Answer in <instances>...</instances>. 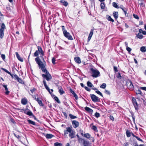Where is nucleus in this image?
<instances>
[{
    "label": "nucleus",
    "mask_w": 146,
    "mask_h": 146,
    "mask_svg": "<svg viewBox=\"0 0 146 146\" xmlns=\"http://www.w3.org/2000/svg\"><path fill=\"white\" fill-rule=\"evenodd\" d=\"M15 54L16 57H17L18 59L20 61L23 62V58L21 57L19 54L17 52H16L15 53Z\"/></svg>",
    "instance_id": "19"
},
{
    "label": "nucleus",
    "mask_w": 146,
    "mask_h": 146,
    "mask_svg": "<svg viewBox=\"0 0 146 146\" xmlns=\"http://www.w3.org/2000/svg\"><path fill=\"white\" fill-rule=\"evenodd\" d=\"M70 92L73 95H74L76 93L74 91L71 89H70Z\"/></svg>",
    "instance_id": "52"
},
{
    "label": "nucleus",
    "mask_w": 146,
    "mask_h": 146,
    "mask_svg": "<svg viewBox=\"0 0 146 146\" xmlns=\"http://www.w3.org/2000/svg\"><path fill=\"white\" fill-rule=\"evenodd\" d=\"M69 116L70 119H74L77 118V117L74 116L71 114H69Z\"/></svg>",
    "instance_id": "27"
},
{
    "label": "nucleus",
    "mask_w": 146,
    "mask_h": 146,
    "mask_svg": "<svg viewBox=\"0 0 146 146\" xmlns=\"http://www.w3.org/2000/svg\"><path fill=\"white\" fill-rule=\"evenodd\" d=\"M96 92L98 94L100 95L102 97H103L102 94L99 91L97 90L96 91Z\"/></svg>",
    "instance_id": "44"
},
{
    "label": "nucleus",
    "mask_w": 146,
    "mask_h": 146,
    "mask_svg": "<svg viewBox=\"0 0 146 146\" xmlns=\"http://www.w3.org/2000/svg\"><path fill=\"white\" fill-rule=\"evenodd\" d=\"M139 32L140 33H142L143 35H146V31H143L142 29H140L139 30Z\"/></svg>",
    "instance_id": "28"
},
{
    "label": "nucleus",
    "mask_w": 146,
    "mask_h": 146,
    "mask_svg": "<svg viewBox=\"0 0 146 146\" xmlns=\"http://www.w3.org/2000/svg\"><path fill=\"white\" fill-rule=\"evenodd\" d=\"M61 144L58 143H55L54 144V146H61Z\"/></svg>",
    "instance_id": "48"
},
{
    "label": "nucleus",
    "mask_w": 146,
    "mask_h": 146,
    "mask_svg": "<svg viewBox=\"0 0 146 146\" xmlns=\"http://www.w3.org/2000/svg\"><path fill=\"white\" fill-rule=\"evenodd\" d=\"M54 98V99L55 100V101H56L58 103H60V101L59 100V99H58V98L57 97H56V96H55Z\"/></svg>",
    "instance_id": "38"
},
{
    "label": "nucleus",
    "mask_w": 146,
    "mask_h": 146,
    "mask_svg": "<svg viewBox=\"0 0 146 146\" xmlns=\"http://www.w3.org/2000/svg\"><path fill=\"white\" fill-rule=\"evenodd\" d=\"M14 76L15 78V79L17 80L19 83L21 84H23V82L22 79L19 78L17 75L15 74L14 75Z\"/></svg>",
    "instance_id": "13"
},
{
    "label": "nucleus",
    "mask_w": 146,
    "mask_h": 146,
    "mask_svg": "<svg viewBox=\"0 0 146 146\" xmlns=\"http://www.w3.org/2000/svg\"><path fill=\"white\" fill-rule=\"evenodd\" d=\"M27 115L29 116H33V114L32 112L30 110L29 111L28 113H27Z\"/></svg>",
    "instance_id": "43"
},
{
    "label": "nucleus",
    "mask_w": 146,
    "mask_h": 146,
    "mask_svg": "<svg viewBox=\"0 0 146 146\" xmlns=\"http://www.w3.org/2000/svg\"><path fill=\"white\" fill-rule=\"evenodd\" d=\"M105 94L108 95H110V91L107 90H106L105 91Z\"/></svg>",
    "instance_id": "53"
},
{
    "label": "nucleus",
    "mask_w": 146,
    "mask_h": 146,
    "mask_svg": "<svg viewBox=\"0 0 146 146\" xmlns=\"http://www.w3.org/2000/svg\"><path fill=\"white\" fill-rule=\"evenodd\" d=\"M42 77L45 78L47 81H49L52 78V76L49 73L45 74H42Z\"/></svg>",
    "instance_id": "9"
},
{
    "label": "nucleus",
    "mask_w": 146,
    "mask_h": 146,
    "mask_svg": "<svg viewBox=\"0 0 146 146\" xmlns=\"http://www.w3.org/2000/svg\"><path fill=\"white\" fill-rule=\"evenodd\" d=\"M38 50L36 51L34 53V56H35L38 57L39 54H40V57H41L42 60L44 61V58L43 56L44 55V53L43 51V50L40 46H38L37 47Z\"/></svg>",
    "instance_id": "3"
},
{
    "label": "nucleus",
    "mask_w": 146,
    "mask_h": 146,
    "mask_svg": "<svg viewBox=\"0 0 146 146\" xmlns=\"http://www.w3.org/2000/svg\"><path fill=\"white\" fill-rule=\"evenodd\" d=\"M55 61H56V59L55 58L53 57L52 58V63L54 64H56L55 63Z\"/></svg>",
    "instance_id": "46"
},
{
    "label": "nucleus",
    "mask_w": 146,
    "mask_h": 146,
    "mask_svg": "<svg viewBox=\"0 0 146 146\" xmlns=\"http://www.w3.org/2000/svg\"><path fill=\"white\" fill-rule=\"evenodd\" d=\"M21 103L24 105H26L27 103V101L26 99L23 98L21 100Z\"/></svg>",
    "instance_id": "20"
},
{
    "label": "nucleus",
    "mask_w": 146,
    "mask_h": 146,
    "mask_svg": "<svg viewBox=\"0 0 146 146\" xmlns=\"http://www.w3.org/2000/svg\"><path fill=\"white\" fill-rule=\"evenodd\" d=\"M136 94L141 95L142 94V92L139 89L137 91Z\"/></svg>",
    "instance_id": "49"
},
{
    "label": "nucleus",
    "mask_w": 146,
    "mask_h": 146,
    "mask_svg": "<svg viewBox=\"0 0 146 146\" xmlns=\"http://www.w3.org/2000/svg\"><path fill=\"white\" fill-rule=\"evenodd\" d=\"M136 36L139 39H142L143 37V35H142L141 34L139 33L136 34Z\"/></svg>",
    "instance_id": "22"
},
{
    "label": "nucleus",
    "mask_w": 146,
    "mask_h": 146,
    "mask_svg": "<svg viewBox=\"0 0 146 146\" xmlns=\"http://www.w3.org/2000/svg\"><path fill=\"white\" fill-rule=\"evenodd\" d=\"M66 129L64 131L65 136H67V134L69 133L68 136L70 139H72L76 137V132L72 127H67Z\"/></svg>",
    "instance_id": "1"
},
{
    "label": "nucleus",
    "mask_w": 146,
    "mask_h": 146,
    "mask_svg": "<svg viewBox=\"0 0 146 146\" xmlns=\"http://www.w3.org/2000/svg\"><path fill=\"white\" fill-rule=\"evenodd\" d=\"M1 69L2 70H4L5 72L6 73H7L8 74H10V72H9L5 68H1Z\"/></svg>",
    "instance_id": "47"
},
{
    "label": "nucleus",
    "mask_w": 146,
    "mask_h": 146,
    "mask_svg": "<svg viewBox=\"0 0 146 146\" xmlns=\"http://www.w3.org/2000/svg\"><path fill=\"white\" fill-rule=\"evenodd\" d=\"M74 60L75 62L78 64H80L81 62L80 59L79 57H75Z\"/></svg>",
    "instance_id": "17"
},
{
    "label": "nucleus",
    "mask_w": 146,
    "mask_h": 146,
    "mask_svg": "<svg viewBox=\"0 0 146 146\" xmlns=\"http://www.w3.org/2000/svg\"><path fill=\"white\" fill-rule=\"evenodd\" d=\"M54 136L51 134H47L46 135V137L47 139H50L52 138Z\"/></svg>",
    "instance_id": "26"
},
{
    "label": "nucleus",
    "mask_w": 146,
    "mask_h": 146,
    "mask_svg": "<svg viewBox=\"0 0 146 146\" xmlns=\"http://www.w3.org/2000/svg\"><path fill=\"white\" fill-rule=\"evenodd\" d=\"M43 84L44 85V86H45V88L48 91H49L50 90H51V91H52V92H53V89H51L50 90L48 86H47L46 84V82L45 80H44L43 81Z\"/></svg>",
    "instance_id": "15"
},
{
    "label": "nucleus",
    "mask_w": 146,
    "mask_h": 146,
    "mask_svg": "<svg viewBox=\"0 0 146 146\" xmlns=\"http://www.w3.org/2000/svg\"><path fill=\"white\" fill-rule=\"evenodd\" d=\"M140 89L144 90L146 91V87H140Z\"/></svg>",
    "instance_id": "57"
},
{
    "label": "nucleus",
    "mask_w": 146,
    "mask_h": 146,
    "mask_svg": "<svg viewBox=\"0 0 146 146\" xmlns=\"http://www.w3.org/2000/svg\"><path fill=\"white\" fill-rule=\"evenodd\" d=\"M6 29V27L5 24L2 23L1 24V28L0 29V37L2 38L4 36V31L5 29Z\"/></svg>",
    "instance_id": "6"
},
{
    "label": "nucleus",
    "mask_w": 146,
    "mask_h": 146,
    "mask_svg": "<svg viewBox=\"0 0 146 146\" xmlns=\"http://www.w3.org/2000/svg\"><path fill=\"white\" fill-rule=\"evenodd\" d=\"M92 129L94 131H98V130H97V127L95 125H93L92 127Z\"/></svg>",
    "instance_id": "39"
},
{
    "label": "nucleus",
    "mask_w": 146,
    "mask_h": 146,
    "mask_svg": "<svg viewBox=\"0 0 146 146\" xmlns=\"http://www.w3.org/2000/svg\"><path fill=\"white\" fill-rule=\"evenodd\" d=\"M85 109L86 111L90 113H92L93 112V110L92 109L87 107H85Z\"/></svg>",
    "instance_id": "24"
},
{
    "label": "nucleus",
    "mask_w": 146,
    "mask_h": 146,
    "mask_svg": "<svg viewBox=\"0 0 146 146\" xmlns=\"http://www.w3.org/2000/svg\"><path fill=\"white\" fill-rule=\"evenodd\" d=\"M133 16L136 19H139V18L138 16L136 15L133 14Z\"/></svg>",
    "instance_id": "55"
},
{
    "label": "nucleus",
    "mask_w": 146,
    "mask_h": 146,
    "mask_svg": "<svg viewBox=\"0 0 146 146\" xmlns=\"http://www.w3.org/2000/svg\"><path fill=\"white\" fill-rule=\"evenodd\" d=\"M72 124L74 128L78 127L79 125V122L76 120H73L72 122Z\"/></svg>",
    "instance_id": "12"
},
{
    "label": "nucleus",
    "mask_w": 146,
    "mask_h": 146,
    "mask_svg": "<svg viewBox=\"0 0 146 146\" xmlns=\"http://www.w3.org/2000/svg\"><path fill=\"white\" fill-rule=\"evenodd\" d=\"M95 116L97 118H98L100 116V114L99 113L96 112L95 113Z\"/></svg>",
    "instance_id": "45"
},
{
    "label": "nucleus",
    "mask_w": 146,
    "mask_h": 146,
    "mask_svg": "<svg viewBox=\"0 0 146 146\" xmlns=\"http://www.w3.org/2000/svg\"><path fill=\"white\" fill-rule=\"evenodd\" d=\"M90 96L92 101L94 102H97L98 101L99 98L94 94L90 95Z\"/></svg>",
    "instance_id": "11"
},
{
    "label": "nucleus",
    "mask_w": 146,
    "mask_h": 146,
    "mask_svg": "<svg viewBox=\"0 0 146 146\" xmlns=\"http://www.w3.org/2000/svg\"><path fill=\"white\" fill-rule=\"evenodd\" d=\"M94 29H91L90 31V33L89 34V36H90L92 37L93 33V31H94Z\"/></svg>",
    "instance_id": "40"
},
{
    "label": "nucleus",
    "mask_w": 146,
    "mask_h": 146,
    "mask_svg": "<svg viewBox=\"0 0 146 146\" xmlns=\"http://www.w3.org/2000/svg\"><path fill=\"white\" fill-rule=\"evenodd\" d=\"M70 92L73 95H74L76 93L74 91L71 89H70Z\"/></svg>",
    "instance_id": "51"
},
{
    "label": "nucleus",
    "mask_w": 146,
    "mask_h": 146,
    "mask_svg": "<svg viewBox=\"0 0 146 146\" xmlns=\"http://www.w3.org/2000/svg\"><path fill=\"white\" fill-rule=\"evenodd\" d=\"M119 8L121 9L123 11L127 10L126 8L123 7V5H121L120 7H119Z\"/></svg>",
    "instance_id": "42"
},
{
    "label": "nucleus",
    "mask_w": 146,
    "mask_h": 146,
    "mask_svg": "<svg viewBox=\"0 0 146 146\" xmlns=\"http://www.w3.org/2000/svg\"><path fill=\"white\" fill-rule=\"evenodd\" d=\"M35 60L36 63L38 65L39 68H41L42 72H45L46 74L49 72L45 68L46 63L44 61V64L42 63L39 57H36Z\"/></svg>",
    "instance_id": "2"
},
{
    "label": "nucleus",
    "mask_w": 146,
    "mask_h": 146,
    "mask_svg": "<svg viewBox=\"0 0 146 146\" xmlns=\"http://www.w3.org/2000/svg\"><path fill=\"white\" fill-rule=\"evenodd\" d=\"M114 70L115 72H117L118 71V70H117V68L116 66H114L113 67Z\"/></svg>",
    "instance_id": "63"
},
{
    "label": "nucleus",
    "mask_w": 146,
    "mask_h": 146,
    "mask_svg": "<svg viewBox=\"0 0 146 146\" xmlns=\"http://www.w3.org/2000/svg\"><path fill=\"white\" fill-rule=\"evenodd\" d=\"M110 119H111L112 121H113L114 119V118L111 115L110 116Z\"/></svg>",
    "instance_id": "62"
},
{
    "label": "nucleus",
    "mask_w": 146,
    "mask_h": 146,
    "mask_svg": "<svg viewBox=\"0 0 146 146\" xmlns=\"http://www.w3.org/2000/svg\"><path fill=\"white\" fill-rule=\"evenodd\" d=\"M60 2L62 4V5L64 6L65 7L67 6L68 4V2L64 0H61L60 1Z\"/></svg>",
    "instance_id": "18"
},
{
    "label": "nucleus",
    "mask_w": 146,
    "mask_h": 146,
    "mask_svg": "<svg viewBox=\"0 0 146 146\" xmlns=\"http://www.w3.org/2000/svg\"><path fill=\"white\" fill-rule=\"evenodd\" d=\"M117 77L118 78H121V75L120 73H118L117 76Z\"/></svg>",
    "instance_id": "54"
},
{
    "label": "nucleus",
    "mask_w": 146,
    "mask_h": 146,
    "mask_svg": "<svg viewBox=\"0 0 146 146\" xmlns=\"http://www.w3.org/2000/svg\"><path fill=\"white\" fill-rule=\"evenodd\" d=\"M23 111L24 113L26 114H27V113L29 111V110L28 108L26 109H23L22 110Z\"/></svg>",
    "instance_id": "36"
},
{
    "label": "nucleus",
    "mask_w": 146,
    "mask_h": 146,
    "mask_svg": "<svg viewBox=\"0 0 146 146\" xmlns=\"http://www.w3.org/2000/svg\"><path fill=\"white\" fill-rule=\"evenodd\" d=\"M112 5L113 7L115 8H119V7H118V5L115 2H113L112 3Z\"/></svg>",
    "instance_id": "34"
},
{
    "label": "nucleus",
    "mask_w": 146,
    "mask_h": 146,
    "mask_svg": "<svg viewBox=\"0 0 146 146\" xmlns=\"http://www.w3.org/2000/svg\"><path fill=\"white\" fill-rule=\"evenodd\" d=\"M84 88H85V89H86V90L87 91H90V89L88 87L85 86L84 87Z\"/></svg>",
    "instance_id": "64"
},
{
    "label": "nucleus",
    "mask_w": 146,
    "mask_h": 146,
    "mask_svg": "<svg viewBox=\"0 0 146 146\" xmlns=\"http://www.w3.org/2000/svg\"><path fill=\"white\" fill-rule=\"evenodd\" d=\"M126 133L127 137H129L131 136V133L129 131L127 130L126 131Z\"/></svg>",
    "instance_id": "31"
},
{
    "label": "nucleus",
    "mask_w": 146,
    "mask_h": 146,
    "mask_svg": "<svg viewBox=\"0 0 146 146\" xmlns=\"http://www.w3.org/2000/svg\"><path fill=\"white\" fill-rule=\"evenodd\" d=\"M126 84L127 88L130 90H133L134 86L133 85L130 80H127L126 81Z\"/></svg>",
    "instance_id": "7"
},
{
    "label": "nucleus",
    "mask_w": 146,
    "mask_h": 146,
    "mask_svg": "<svg viewBox=\"0 0 146 146\" xmlns=\"http://www.w3.org/2000/svg\"><path fill=\"white\" fill-rule=\"evenodd\" d=\"M63 33L64 36L68 39L70 40H72L73 39L72 36L68 32H67L66 31L64 30L63 31Z\"/></svg>",
    "instance_id": "8"
},
{
    "label": "nucleus",
    "mask_w": 146,
    "mask_h": 146,
    "mask_svg": "<svg viewBox=\"0 0 146 146\" xmlns=\"http://www.w3.org/2000/svg\"><path fill=\"white\" fill-rule=\"evenodd\" d=\"M113 16L115 19H117L118 17V12H114L113 13Z\"/></svg>",
    "instance_id": "21"
},
{
    "label": "nucleus",
    "mask_w": 146,
    "mask_h": 146,
    "mask_svg": "<svg viewBox=\"0 0 146 146\" xmlns=\"http://www.w3.org/2000/svg\"><path fill=\"white\" fill-rule=\"evenodd\" d=\"M70 92L73 95H74L76 93L74 91L71 89H70Z\"/></svg>",
    "instance_id": "50"
},
{
    "label": "nucleus",
    "mask_w": 146,
    "mask_h": 146,
    "mask_svg": "<svg viewBox=\"0 0 146 146\" xmlns=\"http://www.w3.org/2000/svg\"><path fill=\"white\" fill-rule=\"evenodd\" d=\"M106 85L105 83H103L100 86V88H102L104 89L106 88Z\"/></svg>",
    "instance_id": "35"
},
{
    "label": "nucleus",
    "mask_w": 146,
    "mask_h": 146,
    "mask_svg": "<svg viewBox=\"0 0 146 146\" xmlns=\"http://www.w3.org/2000/svg\"><path fill=\"white\" fill-rule=\"evenodd\" d=\"M62 113H63V115H64V116L66 118H67V115L66 113L65 112H62Z\"/></svg>",
    "instance_id": "56"
},
{
    "label": "nucleus",
    "mask_w": 146,
    "mask_h": 146,
    "mask_svg": "<svg viewBox=\"0 0 146 146\" xmlns=\"http://www.w3.org/2000/svg\"><path fill=\"white\" fill-rule=\"evenodd\" d=\"M43 84L44 85V86H45V88L48 91H49L50 90H51V91H52V92H53V89H51L50 90L48 86H47L46 84V82L45 80H44L43 81Z\"/></svg>",
    "instance_id": "16"
},
{
    "label": "nucleus",
    "mask_w": 146,
    "mask_h": 146,
    "mask_svg": "<svg viewBox=\"0 0 146 146\" xmlns=\"http://www.w3.org/2000/svg\"><path fill=\"white\" fill-rule=\"evenodd\" d=\"M78 142L80 144V145L83 146H88L90 145V143L88 141L82 138Z\"/></svg>",
    "instance_id": "4"
},
{
    "label": "nucleus",
    "mask_w": 146,
    "mask_h": 146,
    "mask_svg": "<svg viewBox=\"0 0 146 146\" xmlns=\"http://www.w3.org/2000/svg\"><path fill=\"white\" fill-rule=\"evenodd\" d=\"M106 18L108 21H111L113 22H114V20L111 18L110 16L108 15H107L106 16Z\"/></svg>",
    "instance_id": "23"
},
{
    "label": "nucleus",
    "mask_w": 146,
    "mask_h": 146,
    "mask_svg": "<svg viewBox=\"0 0 146 146\" xmlns=\"http://www.w3.org/2000/svg\"><path fill=\"white\" fill-rule=\"evenodd\" d=\"M87 85L88 86L90 87H92L93 86V85L89 81H88L87 82Z\"/></svg>",
    "instance_id": "37"
},
{
    "label": "nucleus",
    "mask_w": 146,
    "mask_h": 146,
    "mask_svg": "<svg viewBox=\"0 0 146 146\" xmlns=\"http://www.w3.org/2000/svg\"><path fill=\"white\" fill-rule=\"evenodd\" d=\"M90 70L92 72V76L93 77L97 78L100 76V73L98 70L91 68Z\"/></svg>",
    "instance_id": "5"
},
{
    "label": "nucleus",
    "mask_w": 146,
    "mask_h": 146,
    "mask_svg": "<svg viewBox=\"0 0 146 146\" xmlns=\"http://www.w3.org/2000/svg\"><path fill=\"white\" fill-rule=\"evenodd\" d=\"M132 101L136 110H137L138 109V104H137L136 99L133 97L132 98Z\"/></svg>",
    "instance_id": "10"
},
{
    "label": "nucleus",
    "mask_w": 146,
    "mask_h": 146,
    "mask_svg": "<svg viewBox=\"0 0 146 146\" xmlns=\"http://www.w3.org/2000/svg\"><path fill=\"white\" fill-rule=\"evenodd\" d=\"M91 135L88 133H87L84 135V137L87 138L88 139H90V138Z\"/></svg>",
    "instance_id": "30"
},
{
    "label": "nucleus",
    "mask_w": 146,
    "mask_h": 146,
    "mask_svg": "<svg viewBox=\"0 0 146 146\" xmlns=\"http://www.w3.org/2000/svg\"><path fill=\"white\" fill-rule=\"evenodd\" d=\"M126 49L127 50L128 52L130 54V52L131 50V49L129 47H128L126 48Z\"/></svg>",
    "instance_id": "41"
},
{
    "label": "nucleus",
    "mask_w": 146,
    "mask_h": 146,
    "mask_svg": "<svg viewBox=\"0 0 146 146\" xmlns=\"http://www.w3.org/2000/svg\"><path fill=\"white\" fill-rule=\"evenodd\" d=\"M58 92L60 93V95H62L65 93L64 91L62 88L60 86H58Z\"/></svg>",
    "instance_id": "14"
},
{
    "label": "nucleus",
    "mask_w": 146,
    "mask_h": 146,
    "mask_svg": "<svg viewBox=\"0 0 146 146\" xmlns=\"http://www.w3.org/2000/svg\"><path fill=\"white\" fill-rule=\"evenodd\" d=\"M76 136L78 138L77 139L78 141V142L82 138L80 137L78 134L76 135Z\"/></svg>",
    "instance_id": "59"
},
{
    "label": "nucleus",
    "mask_w": 146,
    "mask_h": 146,
    "mask_svg": "<svg viewBox=\"0 0 146 146\" xmlns=\"http://www.w3.org/2000/svg\"><path fill=\"white\" fill-rule=\"evenodd\" d=\"M1 57L3 60H4L5 59V56L4 54H2L1 55Z\"/></svg>",
    "instance_id": "60"
},
{
    "label": "nucleus",
    "mask_w": 146,
    "mask_h": 146,
    "mask_svg": "<svg viewBox=\"0 0 146 146\" xmlns=\"http://www.w3.org/2000/svg\"><path fill=\"white\" fill-rule=\"evenodd\" d=\"M75 97V99L76 100H77L78 98V96L77 94H76L74 95H73Z\"/></svg>",
    "instance_id": "61"
},
{
    "label": "nucleus",
    "mask_w": 146,
    "mask_h": 146,
    "mask_svg": "<svg viewBox=\"0 0 146 146\" xmlns=\"http://www.w3.org/2000/svg\"><path fill=\"white\" fill-rule=\"evenodd\" d=\"M100 7L102 9H104L105 7V4L104 3L102 2L100 4Z\"/></svg>",
    "instance_id": "33"
},
{
    "label": "nucleus",
    "mask_w": 146,
    "mask_h": 146,
    "mask_svg": "<svg viewBox=\"0 0 146 146\" xmlns=\"http://www.w3.org/2000/svg\"><path fill=\"white\" fill-rule=\"evenodd\" d=\"M27 121L29 123L32 124L33 125H36L34 121H31V120L30 119L28 120Z\"/></svg>",
    "instance_id": "29"
},
{
    "label": "nucleus",
    "mask_w": 146,
    "mask_h": 146,
    "mask_svg": "<svg viewBox=\"0 0 146 146\" xmlns=\"http://www.w3.org/2000/svg\"><path fill=\"white\" fill-rule=\"evenodd\" d=\"M140 50L142 52H145L146 51L145 48L144 46H142L140 48Z\"/></svg>",
    "instance_id": "32"
},
{
    "label": "nucleus",
    "mask_w": 146,
    "mask_h": 146,
    "mask_svg": "<svg viewBox=\"0 0 146 146\" xmlns=\"http://www.w3.org/2000/svg\"><path fill=\"white\" fill-rule=\"evenodd\" d=\"M3 86L4 87V88H5V90H8V88L7 87V86L5 85H3Z\"/></svg>",
    "instance_id": "58"
},
{
    "label": "nucleus",
    "mask_w": 146,
    "mask_h": 146,
    "mask_svg": "<svg viewBox=\"0 0 146 146\" xmlns=\"http://www.w3.org/2000/svg\"><path fill=\"white\" fill-rule=\"evenodd\" d=\"M37 102H38V104L40 106H44V104L42 103V101L41 100H40L39 99L37 100Z\"/></svg>",
    "instance_id": "25"
}]
</instances>
